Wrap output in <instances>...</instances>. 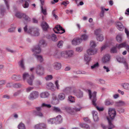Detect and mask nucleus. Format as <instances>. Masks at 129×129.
<instances>
[{
	"instance_id": "obj_8",
	"label": "nucleus",
	"mask_w": 129,
	"mask_h": 129,
	"mask_svg": "<svg viewBox=\"0 0 129 129\" xmlns=\"http://www.w3.org/2000/svg\"><path fill=\"white\" fill-rule=\"evenodd\" d=\"M81 42V39L78 38H75L72 40V44L74 45H76L79 44Z\"/></svg>"
},
{
	"instance_id": "obj_61",
	"label": "nucleus",
	"mask_w": 129,
	"mask_h": 129,
	"mask_svg": "<svg viewBox=\"0 0 129 129\" xmlns=\"http://www.w3.org/2000/svg\"><path fill=\"white\" fill-rule=\"evenodd\" d=\"M37 115L40 117H42L43 116L41 112H38L37 113Z\"/></svg>"
},
{
	"instance_id": "obj_9",
	"label": "nucleus",
	"mask_w": 129,
	"mask_h": 129,
	"mask_svg": "<svg viewBox=\"0 0 129 129\" xmlns=\"http://www.w3.org/2000/svg\"><path fill=\"white\" fill-rule=\"evenodd\" d=\"M118 60L120 63H123L126 69H128V66L126 62L124 59L123 58H120L118 59Z\"/></svg>"
},
{
	"instance_id": "obj_45",
	"label": "nucleus",
	"mask_w": 129,
	"mask_h": 129,
	"mask_svg": "<svg viewBox=\"0 0 129 129\" xmlns=\"http://www.w3.org/2000/svg\"><path fill=\"white\" fill-rule=\"evenodd\" d=\"M63 42L62 41H60L57 44V46L59 47H60L62 46Z\"/></svg>"
},
{
	"instance_id": "obj_17",
	"label": "nucleus",
	"mask_w": 129,
	"mask_h": 129,
	"mask_svg": "<svg viewBox=\"0 0 129 129\" xmlns=\"http://www.w3.org/2000/svg\"><path fill=\"white\" fill-rule=\"evenodd\" d=\"M46 127L45 125L43 123L40 124L39 123L38 124L35 126V128H45Z\"/></svg>"
},
{
	"instance_id": "obj_43",
	"label": "nucleus",
	"mask_w": 129,
	"mask_h": 129,
	"mask_svg": "<svg viewBox=\"0 0 129 129\" xmlns=\"http://www.w3.org/2000/svg\"><path fill=\"white\" fill-rule=\"evenodd\" d=\"M60 53L58 51H56L54 53V55L55 56L59 57H60Z\"/></svg>"
},
{
	"instance_id": "obj_55",
	"label": "nucleus",
	"mask_w": 129,
	"mask_h": 129,
	"mask_svg": "<svg viewBox=\"0 0 129 129\" xmlns=\"http://www.w3.org/2000/svg\"><path fill=\"white\" fill-rule=\"evenodd\" d=\"M53 110L56 112H59L60 111V110L59 108L56 107H54Z\"/></svg>"
},
{
	"instance_id": "obj_57",
	"label": "nucleus",
	"mask_w": 129,
	"mask_h": 129,
	"mask_svg": "<svg viewBox=\"0 0 129 129\" xmlns=\"http://www.w3.org/2000/svg\"><path fill=\"white\" fill-rule=\"evenodd\" d=\"M16 16L17 17L20 18L21 17L22 15L19 13H17L16 14Z\"/></svg>"
},
{
	"instance_id": "obj_24",
	"label": "nucleus",
	"mask_w": 129,
	"mask_h": 129,
	"mask_svg": "<svg viewBox=\"0 0 129 129\" xmlns=\"http://www.w3.org/2000/svg\"><path fill=\"white\" fill-rule=\"evenodd\" d=\"M101 30L100 29H96L94 31V34L96 37L101 35Z\"/></svg>"
},
{
	"instance_id": "obj_20",
	"label": "nucleus",
	"mask_w": 129,
	"mask_h": 129,
	"mask_svg": "<svg viewBox=\"0 0 129 129\" xmlns=\"http://www.w3.org/2000/svg\"><path fill=\"white\" fill-rule=\"evenodd\" d=\"M65 98V95L64 94L60 93L58 96V100H64Z\"/></svg>"
},
{
	"instance_id": "obj_4",
	"label": "nucleus",
	"mask_w": 129,
	"mask_h": 129,
	"mask_svg": "<svg viewBox=\"0 0 129 129\" xmlns=\"http://www.w3.org/2000/svg\"><path fill=\"white\" fill-rule=\"evenodd\" d=\"M44 68L42 66H38L36 70V73L37 75L41 76L44 74Z\"/></svg>"
},
{
	"instance_id": "obj_35",
	"label": "nucleus",
	"mask_w": 129,
	"mask_h": 129,
	"mask_svg": "<svg viewBox=\"0 0 129 129\" xmlns=\"http://www.w3.org/2000/svg\"><path fill=\"white\" fill-rule=\"evenodd\" d=\"M88 37L87 35H83L82 36L80 39L81 40H85L87 39Z\"/></svg>"
},
{
	"instance_id": "obj_64",
	"label": "nucleus",
	"mask_w": 129,
	"mask_h": 129,
	"mask_svg": "<svg viewBox=\"0 0 129 129\" xmlns=\"http://www.w3.org/2000/svg\"><path fill=\"white\" fill-rule=\"evenodd\" d=\"M119 111L120 113H123L124 111V110L123 109L120 108L119 110Z\"/></svg>"
},
{
	"instance_id": "obj_40",
	"label": "nucleus",
	"mask_w": 129,
	"mask_h": 129,
	"mask_svg": "<svg viewBox=\"0 0 129 129\" xmlns=\"http://www.w3.org/2000/svg\"><path fill=\"white\" fill-rule=\"evenodd\" d=\"M49 123L52 124L55 123L56 121L55 119H50L48 120Z\"/></svg>"
},
{
	"instance_id": "obj_28",
	"label": "nucleus",
	"mask_w": 129,
	"mask_h": 129,
	"mask_svg": "<svg viewBox=\"0 0 129 129\" xmlns=\"http://www.w3.org/2000/svg\"><path fill=\"white\" fill-rule=\"evenodd\" d=\"M60 55L62 57H64L65 58H67V51H64L60 53Z\"/></svg>"
},
{
	"instance_id": "obj_50",
	"label": "nucleus",
	"mask_w": 129,
	"mask_h": 129,
	"mask_svg": "<svg viewBox=\"0 0 129 129\" xmlns=\"http://www.w3.org/2000/svg\"><path fill=\"white\" fill-rule=\"evenodd\" d=\"M23 18L26 20H28L30 19L29 17L26 16L25 14H23Z\"/></svg>"
},
{
	"instance_id": "obj_54",
	"label": "nucleus",
	"mask_w": 129,
	"mask_h": 129,
	"mask_svg": "<svg viewBox=\"0 0 129 129\" xmlns=\"http://www.w3.org/2000/svg\"><path fill=\"white\" fill-rule=\"evenodd\" d=\"M81 126L83 127L84 128H86L87 129L89 128V126L87 124H83L82 125V124H81Z\"/></svg>"
},
{
	"instance_id": "obj_63",
	"label": "nucleus",
	"mask_w": 129,
	"mask_h": 129,
	"mask_svg": "<svg viewBox=\"0 0 129 129\" xmlns=\"http://www.w3.org/2000/svg\"><path fill=\"white\" fill-rule=\"evenodd\" d=\"M118 92L120 93L122 95H123L124 94V92L123 91H122L121 90H120L119 89L118 90Z\"/></svg>"
},
{
	"instance_id": "obj_34",
	"label": "nucleus",
	"mask_w": 129,
	"mask_h": 129,
	"mask_svg": "<svg viewBox=\"0 0 129 129\" xmlns=\"http://www.w3.org/2000/svg\"><path fill=\"white\" fill-rule=\"evenodd\" d=\"M19 129H25V127L24 124L21 123L18 126Z\"/></svg>"
},
{
	"instance_id": "obj_1",
	"label": "nucleus",
	"mask_w": 129,
	"mask_h": 129,
	"mask_svg": "<svg viewBox=\"0 0 129 129\" xmlns=\"http://www.w3.org/2000/svg\"><path fill=\"white\" fill-rule=\"evenodd\" d=\"M116 114V112L115 109L110 108L108 109V115L107 117V118L108 121L109 125L111 126L112 127H115L112 122L115 117Z\"/></svg>"
},
{
	"instance_id": "obj_7",
	"label": "nucleus",
	"mask_w": 129,
	"mask_h": 129,
	"mask_svg": "<svg viewBox=\"0 0 129 129\" xmlns=\"http://www.w3.org/2000/svg\"><path fill=\"white\" fill-rule=\"evenodd\" d=\"M116 26L117 28L120 30H123L124 28V27L122 24L119 22H117L116 23Z\"/></svg>"
},
{
	"instance_id": "obj_16",
	"label": "nucleus",
	"mask_w": 129,
	"mask_h": 129,
	"mask_svg": "<svg viewBox=\"0 0 129 129\" xmlns=\"http://www.w3.org/2000/svg\"><path fill=\"white\" fill-rule=\"evenodd\" d=\"M67 93L68 94H72L75 93L74 89L71 87H67L66 88Z\"/></svg>"
},
{
	"instance_id": "obj_32",
	"label": "nucleus",
	"mask_w": 129,
	"mask_h": 129,
	"mask_svg": "<svg viewBox=\"0 0 129 129\" xmlns=\"http://www.w3.org/2000/svg\"><path fill=\"white\" fill-rule=\"evenodd\" d=\"M67 57L71 56L73 55V52L72 51H67Z\"/></svg>"
},
{
	"instance_id": "obj_59",
	"label": "nucleus",
	"mask_w": 129,
	"mask_h": 129,
	"mask_svg": "<svg viewBox=\"0 0 129 129\" xmlns=\"http://www.w3.org/2000/svg\"><path fill=\"white\" fill-rule=\"evenodd\" d=\"M42 105L43 106L46 107L48 108H50L51 107V106L50 105L46 104H43Z\"/></svg>"
},
{
	"instance_id": "obj_6",
	"label": "nucleus",
	"mask_w": 129,
	"mask_h": 129,
	"mask_svg": "<svg viewBox=\"0 0 129 129\" xmlns=\"http://www.w3.org/2000/svg\"><path fill=\"white\" fill-rule=\"evenodd\" d=\"M39 95V94L38 92L33 91L30 93L28 97V98L30 100L35 99L37 98Z\"/></svg>"
},
{
	"instance_id": "obj_26",
	"label": "nucleus",
	"mask_w": 129,
	"mask_h": 129,
	"mask_svg": "<svg viewBox=\"0 0 129 129\" xmlns=\"http://www.w3.org/2000/svg\"><path fill=\"white\" fill-rule=\"evenodd\" d=\"M96 38L97 40L99 41H102L104 40V37L101 35L96 36Z\"/></svg>"
},
{
	"instance_id": "obj_53",
	"label": "nucleus",
	"mask_w": 129,
	"mask_h": 129,
	"mask_svg": "<svg viewBox=\"0 0 129 129\" xmlns=\"http://www.w3.org/2000/svg\"><path fill=\"white\" fill-rule=\"evenodd\" d=\"M96 108L99 111H103L104 110V108L103 107H96Z\"/></svg>"
},
{
	"instance_id": "obj_60",
	"label": "nucleus",
	"mask_w": 129,
	"mask_h": 129,
	"mask_svg": "<svg viewBox=\"0 0 129 129\" xmlns=\"http://www.w3.org/2000/svg\"><path fill=\"white\" fill-rule=\"evenodd\" d=\"M42 105L43 106L46 107L48 108H50L51 107V106L50 105L46 104H43Z\"/></svg>"
},
{
	"instance_id": "obj_52",
	"label": "nucleus",
	"mask_w": 129,
	"mask_h": 129,
	"mask_svg": "<svg viewBox=\"0 0 129 129\" xmlns=\"http://www.w3.org/2000/svg\"><path fill=\"white\" fill-rule=\"evenodd\" d=\"M69 2L66 1L65 2H63L61 3V4L65 6H66L67 5L69 4Z\"/></svg>"
},
{
	"instance_id": "obj_29",
	"label": "nucleus",
	"mask_w": 129,
	"mask_h": 129,
	"mask_svg": "<svg viewBox=\"0 0 129 129\" xmlns=\"http://www.w3.org/2000/svg\"><path fill=\"white\" fill-rule=\"evenodd\" d=\"M125 44L126 43H123L119 45H117L116 47L119 49L125 47Z\"/></svg>"
},
{
	"instance_id": "obj_62",
	"label": "nucleus",
	"mask_w": 129,
	"mask_h": 129,
	"mask_svg": "<svg viewBox=\"0 0 129 129\" xmlns=\"http://www.w3.org/2000/svg\"><path fill=\"white\" fill-rule=\"evenodd\" d=\"M34 36H37L39 35V33L38 31H36L34 32Z\"/></svg>"
},
{
	"instance_id": "obj_13",
	"label": "nucleus",
	"mask_w": 129,
	"mask_h": 129,
	"mask_svg": "<svg viewBox=\"0 0 129 129\" xmlns=\"http://www.w3.org/2000/svg\"><path fill=\"white\" fill-rule=\"evenodd\" d=\"M35 77L33 75L30 76L29 79L26 81L30 85H32L33 83V81Z\"/></svg>"
},
{
	"instance_id": "obj_11",
	"label": "nucleus",
	"mask_w": 129,
	"mask_h": 129,
	"mask_svg": "<svg viewBox=\"0 0 129 129\" xmlns=\"http://www.w3.org/2000/svg\"><path fill=\"white\" fill-rule=\"evenodd\" d=\"M54 68L57 70H58L60 69L61 67V64L57 62L54 63L53 64Z\"/></svg>"
},
{
	"instance_id": "obj_30",
	"label": "nucleus",
	"mask_w": 129,
	"mask_h": 129,
	"mask_svg": "<svg viewBox=\"0 0 129 129\" xmlns=\"http://www.w3.org/2000/svg\"><path fill=\"white\" fill-rule=\"evenodd\" d=\"M56 121L58 122H60L62 121V118L60 115H59L57 116L55 119Z\"/></svg>"
},
{
	"instance_id": "obj_5",
	"label": "nucleus",
	"mask_w": 129,
	"mask_h": 129,
	"mask_svg": "<svg viewBox=\"0 0 129 129\" xmlns=\"http://www.w3.org/2000/svg\"><path fill=\"white\" fill-rule=\"evenodd\" d=\"M54 30L55 33H57L62 34L65 32L64 29L62 28L60 25H57L54 29Z\"/></svg>"
},
{
	"instance_id": "obj_58",
	"label": "nucleus",
	"mask_w": 129,
	"mask_h": 129,
	"mask_svg": "<svg viewBox=\"0 0 129 129\" xmlns=\"http://www.w3.org/2000/svg\"><path fill=\"white\" fill-rule=\"evenodd\" d=\"M77 96L78 97L80 98L82 96L83 94L82 93H78L77 94Z\"/></svg>"
},
{
	"instance_id": "obj_41",
	"label": "nucleus",
	"mask_w": 129,
	"mask_h": 129,
	"mask_svg": "<svg viewBox=\"0 0 129 129\" xmlns=\"http://www.w3.org/2000/svg\"><path fill=\"white\" fill-rule=\"evenodd\" d=\"M123 87V88L126 89H129V84L127 83L124 84Z\"/></svg>"
},
{
	"instance_id": "obj_46",
	"label": "nucleus",
	"mask_w": 129,
	"mask_h": 129,
	"mask_svg": "<svg viewBox=\"0 0 129 129\" xmlns=\"http://www.w3.org/2000/svg\"><path fill=\"white\" fill-rule=\"evenodd\" d=\"M42 12L44 15H46L47 14L46 10V9H43L42 7H41Z\"/></svg>"
},
{
	"instance_id": "obj_19",
	"label": "nucleus",
	"mask_w": 129,
	"mask_h": 129,
	"mask_svg": "<svg viewBox=\"0 0 129 129\" xmlns=\"http://www.w3.org/2000/svg\"><path fill=\"white\" fill-rule=\"evenodd\" d=\"M49 96V93L48 92H42L40 94V97L42 98H47Z\"/></svg>"
},
{
	"instance_id": "obj_12",
	"label": "nucleus",
	"mask_w": 129,
	"mask_h": 129,
	"mask_svg": "<svg viewBox=\"0 0 129 129\" xmlns=\"http://www.w3.org/2000/svg\"><path fill=\"white\" fill-rule=\"evenodd\" d=\"M110 56L108 55H106L105 56L103 59V62L104 63H107L110 61Z\"/></svg>"
},
{
	"instance_id": "obj_36",
	"label": "nucleus",
	"mask_w": 129,
	"mask_h": 129,
	"mask_svg": "<svg viewBox=\"0 0 129 129\" xmlns=\"http://www.w3.org/2000/svg\"><path fill=\"white\" fill-rule=\"evenodd\" d=\"M37 59L38 61L40 62H41L43 61V59L42 56L40 55H38L37 57Z\"/></svg>"
},
{
	"instance_id": "obj_38",
	"label": "nucleus",
	"mask_w": 129,
	"mask_h": 129,
	"mask_svg": "<svg viewBox=\"0 0 129 129\" xmlns=\"http://www.w3.org/2000/svg\"><path fill=\"white\" fill-rule=\"evenodd\" d=\"M51 38L52 40L53 41H55L57 40L56 36L54 34H53Z\"/></svg>"
},
{
	"instance_id": "obj_10",
	"label": "nucleus",
	"mask_w": 129,
	"mask_h": 129,
	"mask_svg": "<svg viewBox=\"0 0 129 129\" xmlns=\"http://www.w3.org/2000/svg\"><path fill=\"white\" fill-rule=\"evenodd\" d=\"M46 87L47 88L50 89L52 90H55V89L54 84L51 82H50L47 84Z\"/></svg>"
},
{
	"instance_id": "obj_18",
	"label": "nucleus",
	"mask_w": 129,
	"mask_h": 129,
	"mask_svg": "<svg viewBox=\"0 0 129 129\" xmlns=\"http://www.w3.org/2000/svg\"><path fill=\"white\" fill-rule=\"evenodd\" d=\"M41 26L44 30H46L48 27V25L46 22H43L41 24Z\"/></svg>"
},
{
	"instance_id": "obj_42",
	"label": "nucleus",
	"mask_w": 129,
	"mask_h": 129,
	"mask_svg": "<svg viewBox=\"0 0 129 129\" xmlns=\"http://www.w3.org/2000/svg\"><path fill=\"white\" fill-rule=\"evenodd\" d=\"M99 66V64L98 63V62H96L93 65L91 66V69H93L96 67H98Z\"/></svg>"
},
{
	"instance_id": "obj_22",
	"label": "nucleus",
	"mask_w": 129,
	"mask_h": 129,
	"mask_svg": "<svg viewBox=\"0 0 129 129\" xmlns=\"http://www.w3.org/2000/svg\"><path fill=\"white\" fill-rule=\"evenodd\" d=\"M23 78L24 80H26L29 78V75L27 73H25L23 74Z\"/></svg>"
},
{
	"instance_id": "obj_25",
	"label": "nucleus",
	"mask_w": 129,
	"mask_h": 129,
	"mask_svg": "<svg viewBox=\"0 0 129 129\" xmlns=\"http://www.w3.org/2000/svg\"><path fill=\"white\" fill-rule=\"evenodd\" d=\"M96 45L94 42L93 41L90 42V49H95L94 47L96 46Z\"/></svg>"
},
{
	"instance_id": "obj_44",
	"label": "nucleus",
	"mask_w": 129,
	"mask_h": 129,
	"mask_svg": "<svg viewBox=\"0 0 129 129\" xmlns=\"http://www.w3.org/2000/svg\"><path fill=\"white\" fill-rule=\"evenodd\" d=\"M105 104L106 105H112V104L108 100H106L105 102Z\"/></svg>"
},
{
	"instance_id": "obj_3",
	"label": "nucleus",
	"mask_w": 129,
	"mask_h": 129,
	"mask_svg": "<svg viewBox=\"0 0 129 129\" xmlns=\"http://www.w3.org/2000/svg\"><path fill=\"white\" fill-rule=\"evenodd\" d=\"M89 93V97L90 99L92 100V101L93 105L96 106L95 102L96 101V92L94 91L92 93H91V91L90 90H88Z\"/></svg>"
},
{
	"instance_id": "obj_48",
	"label": "nucleus",
	"mask_w": 129,
	"mask_h": 129,
	"mask_svg": "<svg viewBox=\"0 0 129 129\" xmlns=\"http://www.w3.org/2000/svg\"><path fill=\"white\" fill-rule=\"evenodd\" d=\"M111 52L112 53H114L116 52H117L116 50V47H113L112 48L111 50Z\"/></svg>"
},
{
	"instance_id": "obj_51",
	"label": "nucleus",
	"mask_w": 129,
	"mask_h": 129,
	"mask_svg": "<svg viewBox=\"0 0 129 129\" xmlns=\"http://www.w3.org/2000/svg\"><path fill=\"white\" fill-rule=\"evenodd\" d=\"M103 68L104 70L107 72H108L109 71H110L109 68L108 67L106 66H104L103 67Z\"/></svg>"
},
{
	"instance_id": "obj_27",
	"label": "nucleus",
	"mask_w": 129,
	"mask_h": 129,
	"mask_svg": "<svg viewBox=\"0 0 129 129\" xmlns=\"http://www.w3.org/2000/svg\"><path fill=\"white\" fill-rule=\"evenodd\" d=\"M68 100L71 103H74L75 102L74 98L72 96H70L68 97Z\"/></svg>"
},
{
	"instance_id": "obj_37",
	"label": "nucleus",
	"mask_w": 129,
	"mask_h": 129,
	"mask_svg": "<svg viewBox=\"0 0 129 129\" xmlns=\"http://www.w3.org/2000/svg\"><path fill=\"white\" fill-rule=\"evenodd\" d=\"M117 41L118 42H120L122 41V39L120 35H118L116 37Z\"/></svg>"
},
{
	"instance_id": "obj_56",
	"label": "nucleus",
	"mask_w": 129,
	"mask_h": 129,
	"mask_svg": "<svg viewBox=\"0 0 129 129\" xmlns=\"http://www.w3.org/2000/svg\"><path fill=\"white\" fill-rule=\"evenodd\" d=\"M33 88V87H29L27 88L26 89V91L27 92H29Z\"/></svg>"
},
{
	"instance_id": "obj_47",
	"label": "nucleus",
	"mask_w": 129,
	"mask_h": 129,
	"mask_svg": "<svg viewBox=\"0 0 129 129\" xmlns=\"http://www.w3.org/2000/svg\"><path fill=\"white\" fill-rule=\"evenodd\" d=\"M52 76L51 75H49L46 77L45 79L46 80H50L52 79Z\"/></svg>"
},
{
	"instance_id": "obj_15",
	"label": "nucleus",
	"mask_w": 129,
	"mask_h": 129,
	"mask_svg": "<svg viewBox=\"0 0 129 129\" xmlns=\"http://www.w3.org/2000/svg\"><path fill=\"white\" fill-rule=\"evenodd\" d=\"M92 113L94 120L95 121H98V117L97 112L95 111H93L92 112Z\"/></svg>"
},
{
	"instance_id": "obj_49",
	"label": "nucleus",
	"mask_w": 129,
	"mask_h": 129,
	"mask_svg": "<svg viewBox=\"0 0 129 129\" xmlns=\"http://www.w3.org/2000/svg\"><path fill=\"white\" fill-rule=\"evenodd\" d=\"M28 2H25V3L24 4L23 7L24 8H27L29 6V4L28 3Z\"/></svg>"
},
{
	"instance_id": "obj_2",
	"label": "nucleus",
	"mask_w": 129,
	"mask_h": 129,
	"mask_svg": "<svg viewBox=\"0 0 129 129\" xmlns=\"http://www.w3.org/2000/svg\"><path fill=\"white\" fill-rule=\"evenodd\" d=\"M97 51V50L95 49H90L88 50L86 53L84 55V59L87 62L91 60V58L89 56L90 55H93Z\"/></svg>"
},
{
	"instance_id": "obj_33",
	"label": "nucleus",
	"mask_w": 129,
	"mask_h": 129,
	"mask_svg": "<svg viewBox=\"0 0 129 129\" xmlns=\"http://www.w3.org/2000/svg\"><path fill=\"white\" fill-rule=\"evenodd\" d=\"M125 102L123 101H120L117 103V106H123L125 105Z\"/></svg>"
},
{
	"instance_id": "obj_31",
	"label": "nucleus",
	"mask_w": 129,
	"mask_h": 129,
	"mask_svg": "<svg viewBox=\"0 0 129 129\" xmlns=\"http://www.w3.org/2000/svg\"><path fill=\"white\" fill-rule=\"evenodd\" d=\"M55 87L58 90L59 89V81L58 80L55 81Z\"/></svg>"
},
{
	"instance_id": "obj_14",
	"label": "nucleus",
	"mask_w": 129,
	"mask_h": 129,
	"mask_svg": "<svg viewBox=\"0 0 129 129\" xmlns=\"http://www.w3.org/2000/svg\"><path fill=\"white\" fill-rule=\"evenodd\" d=\"M33 50L35 53H39L41 51V50L39 46H35Z\"/></svg>"
},
{
	"instance_id": "obj_23",
	"label": "nucleus",
	"mask_w": 129,
	"mask_h": 129,
	"mask_svg": "<svg viewBox=\"0 0 129 129\" xmlns=\"http://www.w3.org/2000/svg\"><path fill=\"white\" fill-rule=\"evenodd\" d=\"M19 64L21 67L23 69H25L24 64V61L23 60H21L19 62Z\"/></svg>"
},
{
	"instance_id": "obj_21",
	"label": "nucleus",
	"mask_w": 129,
	"mask_h": 129,
	"mask_svg": "<svg viewBox=\"0 0 129 129\" xmlns=\"http://www.w3.org/2000/svg\"><path fill=\"white\" fill-rule=\"evenodd\" d=\"M66 110L68 113L71 114H73L74 113V108L69 107Z\"/></svg>"
},
{
	"instance_id": "obj_39",
	"label": "nucleus",
	"mask_w": 129,
	"mask_h": 129,
	"mask_svg": "<svg viewBox=\"0 0 129 129\" xmlns=\"http://www.w3.org/2000/svg\"><path fill=\"white\" fill-rule=\"evenodd\" d=\"M83 50V48L81 47H78L76 49V51L78 52H81Z\"/></svg>"
}]
</instances>
